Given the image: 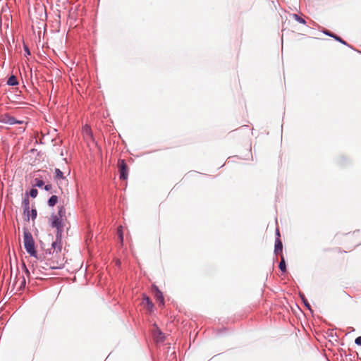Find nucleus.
I'll list each match as a JSON object with an SVG mask.
<instances>
[{"instance_id":"1","label":"nucleus","mask_w":361,"mask_h":361,"mask_svg":"<svg viewBox=\"0 0 361 361\" xmlns=\"http://www.w3.org/2000/svg\"><path fill=\"white\" fill-rule=\"evenodd\" d=\"M66 219V209L61 206L59 208L56 214L52 215L51 217V225L57 230L56 237L57 239L61 238V234L64 226V220Z\"/></svg>"},{"instance_id":"2","label":"nucleus","mask_w":361,"mask_h":361,"mask_svg":"<svg viewBox=\"0 0 361 361\" xmlns=\"http://www.w3.org/2000/svg\"><path fill=\"white\" fill-rule=\"evenodd\" d=\"M23 243L25 248L28 254L37 258V251L35 246V240L31 233L26 228L23 231Z\"/></svg>"},{"instance_id":"3","label":"nucleus","mask_w":361,"mask_h":361,"mask_svg":"<svg viewBox=\"0 0 361 361\" xmlns=\"http://www.w3.org/2000/svg\"><path fill=\"white\" fill-rule=\"evenodd\" d=\"M118 168L120 173V178L122 180H126L128 178V168L125 160H118Z\"/></svg>"},{"instance_id":"4","label":"nucleus","mask_w":361,"mask_h":361,"mask_svg":"<svg viewBox=\"0 0 361 361\" xmlns=\"http://www.w3.org/2000/svg\"><path fill=\"white\" fill-rule=\"evenodd\" d=\"M152 335L157 342H161L164 339L163 333L156 325H154V329H152Z\"/></svg>"},{"instance_id":"5","label":"nucleus","mask_w":361,"mask_h":361,"mask_svg":"<svg viewBox=\"0 0 361 361\" xmlns=\"http://www.w3.org/2000/svg\"><path fill=\"white\" fill-rule=\"evenodd\" d=\"M142 305L149 311H152L154 305L152 302V300L149 299L147 296H144Z\"/></svg>"},{"instance_id":"6","label":"nucleus","mask_w":361,"mask_h":361,"mask_svg":"<svg viewBox=\"0 0 361 361\" xmlns=\"http://www.w3.org/2000/svg\"><path fill=\"white\" fill-rule=\"evenodd\" d=\"M283 244L280 238H276L274 247V253L277 255H282Z\"/></svg>"},{"instance_id":"7","label":"nucleus","mask_w":361,"mask_h":361,"mask_svg":"<svg viewBox=\"0 0 361 361\" xmlns=\"http://www.w3.org/2000/svg\"><path fill=\"white\" fill-rule=\"evenodd\" d=\"M154 297L157 302H159L161 305H164V298L163 294L157 288H155Z\"/></svg>"},{"instance_id":"8","label":"nucleus","mask_w":361,"mask_h":361,"mask_svg":"<svg viewBox=\"0 0 361 361\" xmlns=\"http://www.w3.org/2000/svg\"><path fill=\"white\" fill-rule=\"evenodd\" d=\"M54 178L56 181L65 179L63 172H62L59 169H55Z\"/></svg>"},{"instance_id":"9","label":"nucleus","mask_w":361,"mask_h":361,"mask_svg":"<svg viewBox=\"0 0 361 361\" xmlns=\"http://www.w3.org/2000/svg\"><path fill=\"white\" fill-rule=\"evenodd\" d=\"M23 204L24 207V213H27V219H29V213H30V201L27 197H26L23 202Z\"/></svg>"},{"instance_id":"10","label":"nucleus","mask_w":361,"mask_h":361,"mask_svg":"<svg viewBox=\"0 0 361 361\" xmlns=\"http://www.w3.org/2000/svg\"><path fill=\"white\" fill-rule=\"evenodd\" d=\"M3 121L10 125L21 123L20 121H16L13 117L11 116H6L4 118H3Z\"/></svg>"},{"instance_id":"11","label":"nucleus","mask_w":361,"mask_h":361,"mask_svg":"<svg viewBox=\"0 0 361 361\" xmlns=\"http://www.w3.org/2000/svg\"><path fill=\"white\" fill-rule=\"evenodd\" d=\"M7 84L11 86H14L18 84V80L15 75H11L8 80Z\"/></svg>"},{"instance_id":"12","label":"nucleus","mask_w":361,"mask_h":361,"mask_svg":"<svg viewBox=\"0 0 361 361\" xmlns=\"http://www.w3.org/2000/svg\"><path fill=\"white\" fill-rule=\"evenodd\" d=\"M51 246L54 248V250H56L57 252L60 251L61 249V238H56V241L52 243Z\"/></svg>"},{"instance_id":"13","label":"nucleus","mask_w":361,"mask_h":361,"mask_svg":"<svg viewBox=\"0 0 361 361\" xmlns=\"http://www.w3.org/2000/svg\"><path fill=\"white\" fill-rule=\"evenodd\" d=\"M58 202V197L56 195H52L48 200V204L50 207H54Z\"/></svg>"},{"instance_id":"14","label":"nucleus","mask_w":361,"mask_h":361,"mask_svg":"<svg viewBox=\"0 0 361 361\" xmlns=\"http://www.w3.org/2000/svg\"><path fill=\"white\" fill-rule=\"evenodd\" d=\"M279 269L282 271H286V262H285V259H284V257L283 255H281V262L279 263Z\"/></svg>"},{"instance_id":"15","label":"nucleus","mask_w":361,"mask_h":361,"mask_svg":"<svg viewBox=\"0 0 361 361\" xmlns=\"http://www.w3.org/2000/svg\"><path fill=\"white\" fill-rule=\"evenodd\" d=\"M35 183L34 185L38 188H41L44 185V181L39 178H35Z\"/></svg>"},{"instance_id":"16","label":"nucleus","mask_w":361,"mask_h":361,"mask_svg":"<svg viewBox=\"0 0 361 361\" xmlns=\"http://www.w3.org/2000/svg\"><path fill=\"white\" fill-rule=\"evenodd\" d=\"M117 233H118V237L120 238L121 242L123 243V231H122V226H121L118 228Z\"/></svg>"},{"instance_id":"17","label":"nucleus","mask_w":361,"mask_h":361,"mask_svg":"<svg viewBox=\"0 0 361 361\" xmlns=\"http://www.w3.org/2000/svg\"><path fill=\"white\" fill-rule=\"evenodd\" d=\"M294 18L298 22H299L301 24L306 23L305 20L302 18L300 17L299 16H298L296 14H294Z\"/></svg>"},{"instance_id":"18","label":"nucleus","mask_w":361,"mask_h":361,"mask_svg":"<svg viewBox=\"0 0 361 361\" xmlns=\"http://www.w3.org/2000/svg\"><path fill=\"white\" fill-rule=\"evenodd\" d=\"M37 194H38V191H37V189L32 188V189H31V190H30V195L32 197H33V198L36 197H37Z\"/></svg>"},{"instance_id":"19","label":"nucleus","mask_w":361,"mask_h":361,"mask_svg":"<svg viewBox=\"0 0 361 361\" xmlns=\"http://www.w3.org/2000/svg\"><path fill=\"white\" fill-rule=\"evenodd\" d=\"M23 267L25 270V275L27 278H30V273L29 271V270L27 269V268L26 267L25 264L23 263Z\"/></svg>"},{"instance_id":"20","label":"nucleus","mask_w":361,"mask_h":361,"mask_svg":"<svg viewBox=\"0 0 361 361\" xmlns=\"http://www.w3.org/2000/svg\"><path fill=\"white\" fill-rule=\"evenodd\" d=\"M37 216V210L35 209H32L31 210V217L32 219L34 220Z\"/></svg>"},{"instance_id":"21","label":"nucleus","mask_w":361,"mask_h":361,"mask_svg":"<svg viewBox=\"0 0 361 361\" xmlns=\"http://www.w3.org/2000/svg\"><path fill=\"white\" fill-rule=\"evenodd\" d=\"M336 40L340 42L342 44H346L345 42L340 37L336 36L334 35V37H333Z\"/></svg>"},{"instance_id":"22","label":"nucleus","mask_w":361,"mask_h":361,"mask_svg":"<svg viewBox=\"0 0 361 361\" xmlns=\"http://www.w3.org/2000/svg\"><path fill=\"white\" fill-rule=\"evenodd\" d=\"M324 33L325 35H328V36H330V37H334V34L331 33L329 30H326L324 31Z\"/></svg>"},{"instance_id":"23","label":"nucleus","mask_w":361,"mask_h":361,"mask_svg":"<svg viewBox=\"0 0 361 361\" xmlns=\"http://www.w3.org/2000/svg\"><path fill=\"white\" fill-rule=\"evenodd\" d=\"M355 343L357 345H361V336L357 337V338L355 339Z\"/></svg>"},{"instance_id":"24","label":"nucleus","mask_w":361,"mask_h":361,"mask_svg":"<svg viewBox=\"0 0 361 361\" xmlns=\"http://www.w3.org/2000/svg\"><path fill=\"white\" fill-rule=\"evenodd\" d=\"M52 186L50 184H47L44 186V189L46 190H50L51 189Z\"/></svg>"},{"instance_id":"25","label":"nucleus","mask_w":361,"mask_h":361,"mask_svg":"<svg viewBox=\"0 0 361 361\" xmlns=\"http://www.w3.org/2000/svg\"><path fill=\"white\" fill-rule=\"evenodd\" d=\"M32 274L35 276L36 279H40V277L38 276V274H37V273L35 269L32 270Z\"/></svg>"},{"instance_id":"26","label":"nucleus","mask_w":361,"mask_h":361,"mask_svg":"<svg viewBox=\"0 0 361 361\" xmlns=\"http://www.w3.org/2000/svg\"><path fill=\"white\" fill-rule=\"evenodd\" d=\"M62 267V264H59V266H50L51 269H61Z\"/></svg>"},{"instance_id":"27","label":"nucleus","mask_w":361,"mask_h":361,"mask_svg":"<svg viewBox=\"0 0 361 361\" xmlns=\"http://www.w3.org/2000/svg\"><path fill=\"white\" fill-rule=\"evenodd\" d=\"M25 51L27 55L30 54V50L27 47H25Z\"/></svg>"},{"instance_id":"28","label":"nucleus","mask_w":361,"mask_h":361,"mask_svg":"<svg viewBox=\"0 0 361 361\" xmlns=\"http://www.w3.org/2000/svg\"><path fill=\"white\" fill-rule=\"evenodd\" d=\"M303 301H304V302H305V305H306L308 308H310V305L308 304V302H307L306 300H303Z\"/></svg>"},{"instance_id":"29","label":"nucleus","mask_w":361,"mask_h":361,"mask_svg":"<svg viewBox=\"0 0 361 361\" xmlns=\"http://www.w3.org/2000/svg\"><path fill=\"white\" fill-rule=\"evenodd\" d=\"M276 235H277V236H278L277 238H280V233H279V229H278V228L276 229Z\"/></svg>"},{"instance_id":"30","label":"nucleus","mask_w":361,"mask_h":361,"mask_svg":"<svg viewBox=\"0 0 361 361\" xmlns=\"http://www.w3.org/2000/svg\"><path fill=\"white\" fill-rule=\"evenodd\" d=\"M25 277L23 276V281H22V285L25 286Z\"/></svg>"},{"instance_id":"31","label":"nucleus","mask_w":361,"mask_h":361,"mask_svg":"<svg viewBox=\"0 0 361 361\" xmlns=\"http://www.w3.org/2000/svg\"><path fill=\"white\" fill-rule=\"evenodd\" d=\"M338 252L342 253V252H346L345 251H343V250H341V248H338Z\"/></svg>"},{"instance_id":"32","label":"nucleus","mask_w":361,"mask_h":361,"mask_svg":"<svg viewBox=\"0 0 361 361\" xmlns=\"http://www.w3.org/2000/svg\"><path fill=\"white\" fill-rule=\"evenodd\" d=\"M85 130L87 132L89 130V128H85Z\"/></svg>"}]
</instances>
